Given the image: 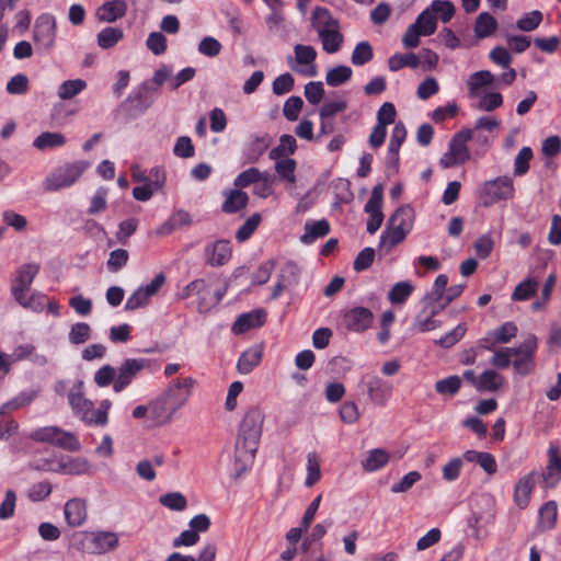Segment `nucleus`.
<instances>
[{"label": "nucleus", "instance_id": "1", "mask_svg": "<svg viewBox=\"0 0 561 561\" xmlns=\"http://www.w3.org/2000/svg\"><path fill=\"white\" fill-rule=\"evenodd\" d=\"M195 383L192 377L176 378L160 396L151 400L152 424L157 426L169 424L173 415L188 401Z\"/></svg>", "mask_w": 561, "mask_h": 561}, {"label": "nucleus", "instance_id": "2", "mask_svg": "<svg viewBox=\"0 0 561 561\" xmlns=\"http://www.w3.org/2000/svg\"><path fill=\"white\" fill-rule=\"evenodd\" d=\"M264 414L257 407H253L244 414L240 426L234 448V461L239 470H245L248 463L252 462L257 450L259 440L262 435Z\"/></svg>", "mask_w": 561, "mask_h": 561}, {"label": "nucleus", "instance_id": "3", "mask_svg": "<svg viewBox=\"0 0 561 561\" xmlns=\"http://www.w3.org/2000/svg\"><path fill=\"white\" fill-rule=\"evenodd\" d=\"M118 545V537L113 531H84L73 536V546L77 550L90 554H103L114 550Z\"/></svg>", "mask_w": 561, "mask_h": 561}, {"label": "nucleus", "instance_id": "4", "mask_svg": "<svg viewBox=\"0 0 561 561\" xmlns=\"http://www.w3.org/2000/svg\"><path fill=\"white\" fill-rule=\"evenodd\" d=\"M90 163L85 160L67 162L56 168L45 180V187L48 191H59L72 186L81 175L89 169Z\"/></svg>", "mask_w": 561, "mask_h": 561}, {"label": "nucleus", "instance_id": "5", "mask_svg": "<svg viewBox=\"0 0 561 561\" xmlns=\"http://www.w3.org/2000/svg\"><path fill=\"white\" fill-rule=\"evenodd\" d=\"M474 138V133L470 128H463L457 131L449 142L448 151L443 154L439 164L444 169L463 164L470 159L468 141Z\"/></svg>", "mask_w": 561, "mask_h": 561}, {"label": "nucleus", "instance_id": "6", "mask_svg": "<svg viewBox=\"0 0 561 561\" xmlns=\"http://www.w3.org/2000/svg\"><path fill=\"white\" fill-rule=\"evenodd\" d=\"M414 224V211L410 206L399 207L389 218L388 226L381 239L387 238L390 245L402 242L412 230Z\"/></svg>", "mask_w": 561, "mask_h": 561}, {"label": "nucleus", "instance_id": "7", "mask_svg": "<svg viewBox=\"0 0 561 561\" xmlns=\"http://www.w3.org/2000/svg\"><path fill=\"white\" fill-rule=\"evenodd\" d=\"M514 181L508 175L497 176L485 181L480 188V197L485 206L514 198Z\"/></svg>", "mask_w": 561, "mask_h": 561}, {"label": "nucleus", "instance_id": "8", "mask_svg": "<svg viewBox=\"0 0 561 561\" xmlns=\"http://www.w3.org/2000/svg\"><path fill=\"white\" fill-rule=\"evenodd\" d=\"M68 403L72 413L84 424L91 426L94 403L85 398L83 380H77L68 391Z\"/></svg>", "mask_w": 561, "mask_h": 561}, {"label": "nucleus", "instance_id": "9", "mask_svg": "<svg viewBox=\"0 0 561 561\" xmlns=\"http://www.w3.org/2000/svg\"><path fill=\"white\" fill-rule=\"evenodd\" d=\"M536 350L537 337L534 334H529L518 347L512 348L513 365L517 374L526 376L534 369Z\"/></svg>", "mask_w": 561, "mask_h": 561}, {"label": "nucleus", "instance_id": "10", "mask_svg": "<svg viewBox=\"0 0 561 561\" xmlns=\"http://www.w3.org/2000/svg\"><path fill=\"white\" fill-rule=\"evenodd\" d=\"M151 365V359L148 358H126L119 365L117 369V376L113 386V390L115 392H122L125 390L133 380L137 377V375L149 368Z\"/></svg>", "mask_w": 561, "mask_h": 561}, {"label": "nucleus", "instance_id": "11", "mask_svg": "<svg viewBox=\"0 0 561 561\" xmlns=\"http://www.w3.org/2000/svg\"><path fill=\"white\" fill-rule=\"evenodd\" d=\"M33 39L38 49L49 50L56 39V19L54 15L44 13L36 19Z\"/></svg>", "mask_w": 561, "mask_h": 561}, {"label": "nucleus", "instance_id": "12", "mask_svg": "<svg viewBox=\"0 0 561 561\" xmlns=\"http://www.w3.org/2000/svg\"><path fill=\"white\" fill-rule=\"evenodd\" d=\"M369 401L378 407H385L392 397L393 386L390 381L378 376H365L362 378Z\"/></svg>", "mask_w": 561, "mask_h": 561}, {"label": "nucleus", "instance_id": "13", "mask_svg": "<svg viewBox=\"0 0 561 561\" xmlns=\"http://www.w3.org/2000/svg\"><path fill=\"white\" fill-rule=\"evenodd\" d=\"M374 322V313L365 307H353L346 310L342 317V325L351 332L363 333Z\"/></svg>", "mask_w": 561, "mask_h": 561}, {"label": "nucleus", "instance_id": "14", "mask_svg": "<svg viewBox=\"0 0 561 561\" xmlns=\"http://www.w3.org/2000/svg\"><path fill=\"white\" fill-rule=\"evenodd\" d=\"M38 272L39 264L37 263L23 264L16 270L15 276L11 280V294L14 299H19L22 294H26L30 290L33 279Z\"/></svg>", "mask_w": 561, "mask_h": 561}, {"label": "nucleus", "instance_id": "15", "mask_svg": "<svg viewBox=\"0 0 561 561\" xmlns=\"http://www.w3.org/2000/svg\"><path fill=\"white\" fill-rule=\"evenodd\" d=\"M295 61L304 68H297L290 66L294 71L304 77H316L317 66L314 64L317 59V50L313 46L297 44L294 46Z\"/></svg>", "mask_w": 561, "mask_h": 561}, {"label": "nucleus", "instance_id": "16", "mask_svg": "<svg viewBox=\"0 0 561 561\" xmlns=\"http://www.w3.org/2000/svg\"><path fill=\"white\" fill-rule=\"evenodd\" d=\"M192 296L198 297V311L207 312L209 310V285L203 279H194L190 284H187L179 294L178 298L181 300H185Z\"/></svg>", "mask_w": 561, "mask_h": 561}, {"label": "nucleus", "instance_id": "17", "mask_svg": "<svg viewBox=\"0 0 561 561\" xmlns=\"http://www.w3.org/2000/svg\"><path fill=\"white\" fill-rule=\"evenodd\" d=\"M541 478L546 489H552L561 481V455L557 445L551 444L548 448V463Z\"/></svg>", "mask_w": 561, "mask_h": 561}, {"label": "nucleus", "instance_id": "18", "mask_svg": "<svg viewBox=\"0 0 561 561\" xmlns=\"http://www.w3.org/2000/svg\"><path fill=\"white\" fill-rule=\"evenodd\" d=\"M539 473L536 470L523 476L515 484L514 488V503L524 510L530 502V495L535 489Z\"/></svg>", "mask_w": 561, "mask_h": 561}, {"label": "nucleus", "instance_id": "19", "mask_svg": "<svg viewBox=\"0 0 561 561\" xmlns=\"http://www.w3.org/2000/svg\"><path fill=\"white\" fill-rule=\"evenodd\" d=\"M64 514L70 527L81 526L88 516L85 501L79 497L70 499L65 504Z\"/></svg>", "mask_w": 561, "mask_h": 561}, {"label": "nucleus", "instance_id": "20", "mask_svg": "<svg viewBox=\"0 0 561 561\" xmlns=\"http://www.w3.org/2000/svg\"><path fill=\"white\" fill-rule=\"evenodd\" d=\"M266 321V312L263 309H256L251 312L240 314L232 325L234 334H242L250 329L260 328Z\"/></svg>", "mask_w": 561, "mask_h": 561}, {"label": "nucleus", "instance_id": "21", "mask_svg": "<svg viewBox=\"0 0 561 561\" xmlns=\"http://www.w3.org/2000/svg\"><path fill=\"white\" fill-rule=\"evenodd\" d=\"M310 22L318 36L321 35L322 32L340 28V22L333 18L329 9L323 7H316L313 9Z\"/></svg>", "mask_w": 561, "mask_h": 561}, {"label": "nucleus", "instance_id": "22", "mask_svg": "<svg viewBox=\"0 0 561 561\" xmlns=\"http://www.w3.org/2000/svg\"><path fill=\"white\" fill-rule=\"evenodd\" d=\"M154 94H157V89L144 82L128 95L127 101L134 104L136 110L144 112L153 103Z\"/></svg>", "mask_w": 561, "mask_h": 561}, {"label": "nucleus", "instance_id": "23", "mask_svg": "<svg viewBox=\"0 0 561 561\" xmlns=\"http://www.w3.org/2000/svg\"><path fill=\"white\" fill-rule=\"evenodd\" d=\"M127 12V3L125 0H112L103 3L98 9V18L100 21L112 23L123 18Z\"/></svg>", "mask_w": 561, "mask_h": 561}, {"label": "nucleus", "instance_id": "24", "mask_svg": "<svg viewBox=\"0 0 561 561\" xmlns=\"http://www.w3.org/2000/svg\"><path fill=\"white\" fill-rule=\"evenodd\" d=\"M330 232V224L325 219L307 220L304 227V233L300 237L302 243L309 244L316 242L319 238Z\"/></svg>", "mask_w": 561, "mask_h": 561}, {"label": "nucleus", "instance_id": "25", "mask_svg": "<svg viewBox=\"0 0 561 561\" xmlns=\"http://www.w3.org/2000/svg\"><path fill=\"white\" fill-rule=\"evenodd\" d=\"M407 138V128L402 122L396 123L391 131L390 141L388 145V159L392 163L399 161V151Z\"/></svg>", "mask_w": 561, "mask_h": 561}, {"label": "nucleus", "instance_id": "26", "mask_svg": "<svg viewBox=\"0 0 561 561\" xmlns=\"http://www.w3.org/2000/svg\"><path fill=\"white\" fill-rule=\"evenodd\" d=\"M268 147V144L263 137L255 136L245 146L242 152L243 164L256 163L260 158L264 154Z\"/></svg>", "mask_w": 561, "mask_h": 561}, {"label": "nucleus", "instance_id": "27", "mask_svg": "<svg viewBox=\"0 0 561 561\" xmlns=\"http://www.w3.org/2000/svg\"><path fill=\"white\" fill-rule=\"evenodd\" d=\"M495 82V76L489 70H480L472 73L468 81L469 95L474 98L479 95V91L489 85H493Z\"/></svg>", "mask_w": 561, "mask_h": 561}, {"label": "nucleus", "instance_id": "28", "mask_svg": "<svg viewBox=\"0 0 561 561\" xmlns=\"http://www.w3.org/2000/svg\"><path fill=\"white\" fill-rule=\"evenodd\" d=\"M262 359V350L259 346L251 347L244 351L237 363V369L240 374H250Z\"/></svg>", "mask_w": 561, "mask_h": 561}, {"label": "nucleus", "instance_id": "29", "mask_svg": "<svg viewBox=\"0 0 561 561\" xmlns=\"http://www.w3.org/2000/svg\"><path fill=\"white\" fill-rule=\"evenodd\" d=\"M217 554V545L215 542H207L198 552L197 558L193 556H185L180 552L171 553L165 561H215Z\"/></svg>", "mask_w": 561, "mask_h": 561}, {"label": "nucleus", "instance_id": "30", "mask_svg": "<svg viewBox=\"0 0 561 561\" xmlns=\"http://www.w3.org/2000/svg\"><path fill=\"white\" fill-rule=\"evenodd\" d=\"M538 527L541 531L550 530L556 526L558 505L556 501H548L539 508Z\"/></svg>", "mask_w": 561, "mask_h": 561}, {"label": "nucleus", "instance_id": "31", "mask_svg": "<svg viewBox=\"0 0 561 561\" xmlns=\"http://www.w3.org/2000/svg\"><path fill=\"white\" fill-rule=\"evenodd\" d=\"M66 142L67 139L61 133L44 131L34 139L33 146L38 150H47L60 148Z\"/></svg>", "mask_w": 561, "mask_h": 561}, {"label": "nucleus", "instance_id": "32", "mask_svg": "<svg viewBox=\"0 0 561 561\" xmlns=\"http://www.w3.org/2000/svg\"><path fill=\"white\" fill-rule=\"evenodd\" d=\"M497 21L489 12H481L474 23V34L478 38H486L496 31Z\"/></svg>", "mask_w": 561, "mask_h": 561}, {"label": "nucleus", "instance_id": "33", "mask_svg": "<svg viewBox=\"0 0 561 561\" xmlns=\"http://www.w3.org/2000/svg\"><path fill=\"white\" fill-rule=\"evenodd\" d=\"M249 202V196L241 190H231L222 204V211L234 214L243 209Z\"/></svg>", "mask_w": 561, "mask_h": 561}, {"label": "nucleus", "instance_id": "34", "mask_svg": "<svg viewBox=\"0 0 561 561\" xmlns=\"http://www.w3.org/2000/svg\"><path fill=\"white\" fill-rule=\"evenodd\" d=\"M319 39L321 41L322 48L325 53L335 54L341 49L344 36L340 32V28H334L328 32H322V34L319 35Z\"/></svg>", "mask_w": 561, "mask_h": 561}, {"label": "nucleus", "instance_id": "35", "mask_svg": "<svg viewBox=\"0 0 561 561\" xmlns=\"http://www.w3.org/2000/svg\"><path fill=\"white\" fill-rule=\"evenodd\" d=\"M296 149L297 141L295 137L285 134L279 137V144L270 151L268 157L271 160H278L283 157L295 153Z\"/></svg>", "mask_w": 561, "mask_h": 561}, {"label": "nucleus", "instance_id": "36", "mask_svg": "<svg viewBox=\"0 0 561 561\" xmlns=\"http://www.w3.org/2000/svg\"><path fill=\"white\" fill-rule=\"evenodd\" d=\"M353 70L348 66L340 65L330 70L325 75V82L332 88L340 87L352 79Z\"/></svg>", "mask_w": 561, "mask_h": 561}, {"label": "nucleus", "instance_id": "37", "mask_svg": "<svg viewBox=\"0 0 561 561\" xmlns=\"http://www.w3.org/2000/svg\"><path fill=\"white\" fill-rule=\"evenodd\" d=\"M420 66V58L414 53L408 54H393L388 59V67L391 71L396 72L404 67L417 68Z\"/></svg>", "mask_w": 561, "mask_h": 561}, {"label": "nucleus", "instance_id": "38", "mask_svg": "<svg viewBox=\"0 0 561 561\" xmlns=\"http://www.w3.org/2000/svg\"><path fill=\"white\" fill-rule=\"evenodd\" d=\"M503 377L495 370L483 371L477 382V390L483 391H496L503 385Z\"/></svg>", "mask_w": 561, "mask_h": 561}, {"label": "nucleus", "instance_id": "39", "mask_svg": "<svg viewBox=\"0 0 561 561\" xmlns=\"http://www.w3.org/2000/svg\"><path fill=\"white\" fill-rule=\"evenodd\" d=\"M389 461V454L381 448L373 449L368 453L365 460H363V468L366 471L373 472L385 467Z\"/></svg>", "mask_w": 561, "mask_h": 561}, {"label": "nucleus", "instance_id": "40", "mask_svg": "<svg viewBox=\"0 0 561 561\" xmlns=\"http://www.w3.org/2000/svg\"><path fill=\"white\" fill-rule=\"evenodd\" d=\"M374 58V49L369 42L362 41L356 44L352 56L351 61L356 67H362Z\"/></svg>", "mask_w": 561, "mask_h": 561}, {"label": "nucleus", "instance_id": "41", "mask_svg": "<svg viewBox=\"0 0 561 561\" xmlns=\"http://www.w3.org/2000/svg\"><path fill=\"white\" fill-rule=\"evenodd\" d=\"M414 290V286L408 282L396 283L388 294V299L392 305H401L407 301Z\"/></svg>", "mask_w": 561, "mask_h": 561}, {"label": "nucleus", "instance_id": "42", "mask_svg": "<svg viewBox=\"0 0 561 561\" xmlns=\"http://www.w3.org/2000/svg\"><path fill=\"white\" fill-rule=\"evenodd\" d=\"M414 24L423 36H430L436 32L437 18L433 14L430 8H426L419 14Z\"/></svg>", "mask_w": 561, "mask_h": 561}, {"label": "nucleus", "instance_id": "43", "mask_svg": "<svg viewBox=\"0 0 561 561\" xmlns=\"http://www.w3.org/2000/svg\"><path fill=\"white\" fill-rule=\"evenodd\" d=\"M539 283L535 278H526L520 282L512 294V300L525 301L531 298L538 290Z\"/></svg>", "mask_w": 561, "mask_h": 561}, {"label": "nucleus", "instance_id": "44", "mask_svg": "<svg viewBox=\"0 0 561 561\" xmlns=\"http://www.w3.org/2000/svg\"><path fill=\"white\" fill-rule=\"evenodd\" d=\"M231 248H206L204 257L210 266L225 265L231 259Z\"/></svg>", "mask_w": 561, "mask_h": 561}, {"label": "nucleus", "instance_id": "45", "mask_svg": "<svg viewBox=\"0 0 561 561\" xmlns=\"http://www.w3.org/2000/svg\"><path fill=\"white\" fill-rule=\"evenodd\" d=\"M124 36L118 27H105L98 34V45L103 49L114 47Z\"/></svg>", "mask_w": 561, "mask_h": 561}, {"label": "nucleus", "instance_id": "46", "mask_svg": "<svg viewBox=\"0 0 561 561\" xmlns=\"http://www.w3.org/2000/svg\"><path fill=\"white\" fill-rule=\"evenodd\" d=\"M321 478L320 460L316 451H310L307 455V477L305 485L311 488Z\"/></svg>", "mask_w": 561, "mask_h": 561}, {"label": "nucleus", "instance_id": "47", "mask_svg": "<svg viewBox=\"0 0 561 561\" xmlns=\"http://www.w3.org/2000/svg\"><path fill=\"white\" fill-rule=\"evenodd\" d=\"M275 171L282 181L294 184L296 182V161L291 158L275 160Z\"/></svg>", "mask_w": 561, "mask_h": 561}, {"label": "nucleus", "instance_id": "48", "mask_svg": "<svg viewBox=\"0 0 561 561\" xmlns=\"http://www.w3.org/2000/svg\"><path fill=\"white\" fill-rule=\"evenodd\" d=\"M87 88V82L82 79L67 80L58 89V96L61 100H70L81 93Z\"/></svg>", "mask_w": 561, "mask_h": 561}, {"label": "nucleus", "instance_id": "49", "mask_svg": "<svg viewBox=\"0 0 561 561\" xmlns=\"http://www.w3.org/2000/svg\"><path fill=\"white\" fill-rule=\"evenodd\" d=\"M53 445L67 451H78L81 448V444L77 436L60 427L59 433L56 435V439L54 440Z\"/></svg>", "mask_w": 561, "mask_h": 561}, {"label": "nucleus", "instance_id": "50", "mask_svg": "<svg viewBox=\"0 0 561 561\" xmlns=\"http://www.w3.org/2000/svg\"><path fill=\"white\" fill-rule=\"evenodd\" d=\"M533 157L534 153L530 147H523L518 151L514 160V174L516 176H523L529 171Z\"/></svg>", "mask_w": 561, "mask_h": 561}, {"label": "nucleus", "instance_id": "51", "mask_svg": "<svg viewBox=\"0 0 561 561\" xmlns=\"http://www.w3.org/2000/svg\"><path fill=\"white\" fill-rule=\"evenodd\" d=\"M433 14H438L443 23H448L455 15L456 9L448 0H434L428 7Z\"/></svg>", "mask_w": 561, "mask_h": 561}, {"label": "nucleus", "instance_id": "52", "mask_svg": "<svg viewBox=\"0 0 561 561\" xmlns=\"http://www.w3.org/2000/svg\"><path fill=\"white\" fill-rule=\"evenodd\" d=\"M266 173H262L256 168H249L244 171H242L236 179H234V186L238 188H244L250 186L251 184L260 182Z\"/></svg>", "mask_w": 561, "mask_h": 561}, {"label": "nucleus", "instance_id": "53", "mask_svg": "<svg viewBox=\"0 0 561 561\" xmlns=\"http://www.w3.org/2000/svg\"><path fill=\"white\" fill-rule=\"evenodd\" d=\"M159 502L164 507L172 511H184L187 506L186 497L180 492H170L159 497Z\"/></svg>", "mask_w": 561, "mask_h": 561}, {"label": "nucleus", "instance_id": "54", "mask_svg": "<svg viewBox=\"0 0 561 561\" xmlns=\"http://www.w3.org/2000/svg\"><path fill=\"white\" fill-rule=\"evenodd\" d=\"M91 337V328L85 322L75 323L68 334L70 343L80 345L85 343Z\"/></svg>", "mask_w": 561, "mask_h": 561}, {"label": "nucleus", "instance_id": "55", "mask_svg": "<svg viewBox=\"0 0 561 561\" xmlns=\"http://www.w3.org/2000/svg\"><path fill=\"white\" fill-rule=\"evenodd\" d=\"M16 302L23 308L31 309L35 312H41L46 306V296L37 293H33L30 297L26 294H22Z\"/></svg>", "mask_w": 561, "mask_h": 561}, {"label": "nucleus", "instance_id": "56", "mask_svg": "<svg viewBox=\"0 0 561 561\" xmlns=\"http://www.w3.org/2000/svg\"><path fill=\"white\" fill-rule=\"evenodd\" d=\"M461 387V379L459 376H449L440 379L435 383V390L439 394L455 396Z\"/></svg>", "mask_w": 561, "mask_h": 561}, {"label": "nucleus", "instance_id": "57", "mask_svg": "<svg viewBox=\"0 0 561 561\" xmlns=\"http://www.w3.org/2000/svg\"><path fill=\"white\" fill-rule=\"evenodd\" d=\"M116 376L117 369L107 364L95 371L93 380L98 387L105 388L108 387L111 383L114 385Z\"/></svg>", "mask_w": 561, "mask_h": 561}, {"label": "nucleus", "instance_id": "58", "mask_svg": "<svg viewBox=\"0 0 561 561\" xmlns=\"http://www.w3.org/2000/svg\"><path fill=\"white\" fill-rule=\"evenodd\" d=\"M542 19V13L539 10H534L517 20L516 26L519 31L531 32L540 25Z\"/></svg>", "mask_w": 561, "mask_h": 561}, {"label": "nucleus", "instance_id": "59", "mask_svg": "<svg viewBox=\"0 0 561 561\" xmlns=\"http://www.w3.org/2000/svg\"><path fill=\"white\" fill-rule=\"evenodd\" d=\"M37 397V391H23L14 397L12 400L5 402L1 407V412H7V410H18L25 405H28L35 398Z\"/></svg>", "mask_w": 561, "mask_h": 561}, {"label": "nucleus", "instance_id": "60", "mask_svg": "<svg viewBox=\"0 0 561 561\" xmlns=\"http://www.w3.org/2000/svg\"><path fill=\"white\" fill-rule=\"evenodd\" d=\"M53 485L48 481L34 483L27 491V497L32 502H41L46 500L51 493Z\"/></svg>", "mask_w": 561, "mask_h": 561}, {"label": "nucleus", "instance_id": "61", "mask_svg": "<svg viewBox=\"0 0 561 561\" xmlns=\"http://www.w3.org/2000/svg\"><path fill=\"white\" fill-rule=\"evenodd\" d=\"M59 433L58 426H44L34 430L30 434V438L37 443H47L53 445L54 440L56 439V435Z\"/></svg>", "mask_w": 561, "mask_h": 561}, {"label": "nucleus", "instance_id": "62", "mask_svg": "<svg viewBox=\"0 0 561 561\" xmlns=\"http://www.w3.org/2000/svg\"><path fill=\"white\" fill-rule=\"evenodd\" d=\"M129 254L125 249L117 248L112 251L106 263L108 271L113 273L118 272L127 264Z\"/></svg>", "mask_w": 561, "mask_h": 561}, {"label": "nucleus", "instance_id": "63", "mask_svg": "<svg viewBox=\"0 0 561 561\" xmlns=\"http://www.w3.org/2000/svg\"><path fill=\"white\" fill-rule=\"evenodd\" d=\"M173 154L179 158H192L195 154V147L187 136H180L173 147Z\"/></svg>", "mask_w": 561, "mask_h": 561}, {"label": "nucleus", "instance_id": "64", "mask_svg": "<svg viewBox=\"0 0 561 561\" xmlns=\"http://www.w3.org/2000/svg\"><path fill=\"white\" fill-rule=\"evenodd\" d=\"M302 106V99L300 96L293 95L286 100L283 107V114L288 121L295 122L298 119Z\"/></svg>", "mask_w": 561, "mask_h": 561}]
</instances>
